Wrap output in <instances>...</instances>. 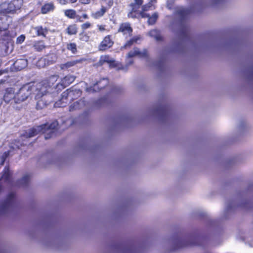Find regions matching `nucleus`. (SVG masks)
Returning <instances> with one entry per match:
<instances>
[{
    "label": "nucleus",
    "mask_w": 253,
    "mask_h": 253,
    "mask_svg": "<svg viewBox=\"0 0 253 253\" xmlns=\"http://www.w3.org/2000/svg\"><path fill=\"white\" fill-rule=\"evenodd\" d=\"M59 79V76L54 75L49 77L48 78L42 80V82L32 85V92L35 95V98L38 100L37 107L42 108L43 105L42 98L52 90V87Z\"/></svg>",
    "instance_id": "nucleus-1"
},
{
    "label": "nucleus",
    "mask_w": 253,
    "mask_h": 253,
    "mask_svg": "<svg viewBox=\"0 0 253 253\" xmlns=\"http://www.w3.org/2000/svg\"><path fill=\"white\" fill-rule=\"evenodd\" d=\"M57 125V122L55 121L50 125L44 124L38 126L30 129L27 136L29 137H33L41 132L45 134V139L50 138L53 135Z\"/></svg>",
    "instance_id": "nucleus-2"
},
{
    "label": "nucleus",
    "mask_w": 253,
    "mask_h": 253,
    "mask_svg": "<svg viewBox=\"0 0 253 253\" xmlns=\"http://www.w3.org/2000/svg\"><path fill=\"white\" fill-rule=\"evenodd\" d=\"M32 85L28 84L23 85L16 91V104H20L30 97L32 92Z\"/></svg>",
    "instance_id": "nucleus-3"
},
{
    "label": "nucleus",
    "mask_w": 253,
    "mask_h": 253,
    "mask_svg": "<svg viewBox=\"0 0 253 253\" xmlns=\"http://www.w3.org/2000/svg\"><path fill=\"white\" fill-rule=\"evenodd\" d=\"M143 3V0H134V2L130 4L131 9L128 13V17L131 18L145 17L148 16L144 12H139V8Z\"/></svg>",
    "instance_id": "nucleus-4"
},
{
    "label": "nucleus",
    "mask_w": 253,
    "mask_h": 253,
    "mask_svg": "<svg viewBox=\"0 0 253 253\" xmlns=\"http://www.w3.org/2000/svg\"><path fill=\"white\" fill-rule=\"evenodd\" d=\"M13 49V43L8 40H0V55L5 56Z\"/></svg>",
    "instance_id": "nucleus-5"
},
{
    "label": "nucleus",
    "mask_w": 253,
    "mask_h": 253,
    "mask_svg": "<svg viewBox=\"0 0 253 253\" xmlns=\"http://www.w3.org/2000/svg\"><path fill=\"white\" fill-rule=\"evenodd\" d=\"M16 91L12 87L5 89L3 96L4 101L6 103L16 104Z\"/></svg>",
    "instance_id": "nucleus-6"
},
{
    "label": "nucleus",
    "mask_w": 253,
    "mask_h": 253,
    "mask_svg": "<svg viewBox=\"0 0 253 253\" xmlns=\"http://www.w3.org/2000/svg\"><path fill=\"white\" fill-rule=\"evenodd\" d=\"M84 60L83 59L68 60L58 64L57 66L60 68L61 71H68L70 68L76 66L78 64L81 63Z\"/></svg>",
    "instance_id": "nucleus-7"
},
{
    "label": "nucleus",
    "mask_w": 253,
    "mask_h": 253,
    "mask_svg": "<svg viewBox=\"0 0 253 253\" xmlns=\"http://www.w3.org/2000/svg\"><path fill=\"white\" fill-rule=\"evenodd\" d=\"M56 59V55L52 54L47 56V61L45 58H41L37 62V66L39 68H43L50 64L55 62Z\"/></svg>",
    "instance_id": "nucleus-8"
},
{
    "label": "nucleus",
    "mask_w": 253,
    "mask_h": 253,
    "mask_svg": "<svg viewBox=\"0 0 253 253\" xmlns=\"http://www.w3.org/2000/svg\"><path fill=\"white\" fill-rule=\"evenodd\" d=\"M74 76L68 75L61 79L60 82L56 85L57 88L61 89L69 85L75 80Z\"/></svg>",
    "instance_id": "nucleus-9"
},
{
    "label": "nucleus",
    "mask_w": 253,
    "mask_h": 253,
    "mask_svg": "<svg viewBox=\"0 0 253 253\" xmlns=\"http://www.w3.org/2000/svg\"><path fill=\"white\" fill-rule=\"evenodd\" d=\"M113 42L109 35L106 36L101 42L99 48L100 50H105L111 47L113 44Z\"/></svg>",
    "instance_id": "nucleus-10"
},
{
    "label": "nucleus",
    "mask_w": 253,
    "mask_h": 253,
    "mask_svg": "<svg viewBox=\"0 0 253 253\" xmlns=\"http://www.w3.org/2000/svg\"><path fill=\"white\" fill-rule=\"evenodd\" d=\"M28 64L27 60L25 59H19L13 64L15 69L20 71L27 67Z\"/></svg>",
    "instance_id": "nucleus-11"
},
{
    "label": "nucleus",
    "mask_w": 253,
    "mask_h": 253,
    "mask_svg": "<svg viewBox=\"0 0 253 253\" xmlns=\"http://www.w3.org/2000/svg\"><path fill=\"white\" fill-rule=\"evenodd\" d=\"M135 56H138L140 57H144L147 56L146 50H144L143 51H140L137 48H134L128 53V56L132 57Z\"/></svg>",
    "instance_id": "nucleus-12"
},
{
    "label": "nucleus",
    "mask_w": 253,
    "mask_h": 253,
    "mask_svg": "<svg viewBox=\"0 0 253 253\" xmlns=\"http://www.w3.org/2000/svg\"><path fill=\"white\" fill-rule=\"evenodd\" d=\"M132 31V28L130 27L129 24H122L119 29V32L123 33L124 35H130Z\"/></svg>",
    "instance_id": "nucleus-13"
},
{
    "label": "nucleus",
    "mask_w": 253,
    "mask_h": 253,
    "mask_svg": "<svg viewBox=\"0 0 253 253\" xmlns=\"http://www.w3.org/2000/svg\"><path fill=\"white\" fill-rule=\"evenodd\" d=\"M85 106L84 101L81 99L78 101L74 102L72 104L69 108L70 111H74L77 109H80Z\"/></svg>",
    "instance_id": "nucleus-14"
},
{
    "label": "nucleus",
    "mask_w": 253,
    "mask_h": 253,
    "mask_svg": "<svg viewBox=\"0 0 253 253\" xmlns=\"http://www.w3.org/2000/svg\"><path fill=\"white\" fill-rule=\"evenodd\" d=\"M107 11V8L104 6H102L100 10L91 13V16L95 19H98L102 17Z\"/></svg>",
    "instance_id": "nucleus-15"
},
{
    "label": "nucleus",
    "mask_w": 253,
    "mask_h": 253,
    "mask_svg": "<svg viewBox=\"0 0 253 253\" xmlns=\"http://www.w3.org/2000/svg\"><path fill=\"white\" fill-rule=\"evenodd\" d=\"M99 62L101 64L104 63H109L111 66H114V60L108 55H104L101 56Z\"/></svg>",
    "instance_id": "nucleus-16"
},
{
    "label": "nucleus",
    "mask_w": 253,
    "mask_h": 253,
    "mask_svg": "<svg viewBox=\"0 0 253 253\" xmlns=\"http://www.w3.org/2000/svg\"><path fill=\"white\" fill-rule=\"evenodd\" d=\"M54 5L52 3L45 4L42 7V12L46 14L54 9Z\"/></svg>",
    "instance_id": "nucleus-17"
},
{
    "label": "nucleus",
    "mask_w": 253,
    "mask_h": 253,
    "mask_svg": "<svg viewBox=\"0 0 253 253\" xmlns=\"http://www.w3.org/2000/svg\"><path fill=\"white\" fill-rule=\"evenodd\" d=\"M34 30L36 32L38 36H45V34L47 32L46 28H43L42 26H38L34 28Z\"/></svg>",
    "instance_id": "nucleus-18"
},
{
    "label": "nucleus",
    "mask_w": 253,
    "mask_h": 253,
    "mask_svg": "<svg viewBox=\"0 0 253 253\" xmlns=\"http://www.w3.org/2000/svg\"><path fill=\"white\" fill-rule=\"evenodd\" d=\"M148 16V17H145V18H148V23L150 25H153L154 24L158 17V15L157 14V13H154V14H153V15L151 16H150L148 14H147Z\"/></svg>",
    "instance_id": "nucleus-19"
},
{
    "label": "nucleus",
    "mask_w": 253,
    "mask_h": 253,
    "mask_svg": "<svg viewBox=\"0 0 253 253\" xmlns=\"http://www.w3.org/2000/svg\"><path fill=\"white\" fill-rule=\"evenodd\" d=\"M67 33L68 34L75 35L77 33V28L75 25L69 26L67 29Z\"/></svg>",
    "instance_id": "nucleus-20"
},
{
    "label": "nucleus",
    "mask_w": 253,
    "mask_h": 253,
    "mask_svg": "<svg viewBox=\"0 0 253 253\" xmlns=\"http://www.w3.org/2000/svg\"><path fill=\"white\" fill-rule=\"evenodd\" d=\"M34 47L37 51H41L44 48L45 45L42 41L36 42L34 44Z\"/></svg>",
    "instance_id": "nucleus-21"
},
{
    "label": "nucleus",
    "mask_w": 253,
    "mask_h": 253,
    "mask_svg": "<svg viewBox=\"0 0 253 253\" xmlns=\"http://www.w3.org/2000/svg\"><path fill=\"white\" fill-rule=\"evenodd\" d=\"M64 14L66 16L70 18H74L75 17L76 12L73 9H68L64 11Z\"/></svg>",
    "instance_id": "nucleus-22"
},
{
    "label": "nucleus",
    "mask_w": 253,
    "mask_h": 253,
    "mask_svg": "<svg viewBox=\"0 0 253 253\" xmlns=\"http://www.w3.org/2000/svg\"><path fill=\"white\" fill-rule=\"evenodd\" d=\"M149 34L150 36L154 37L157 40H160L161 37L159 32L157 30H153L149 32Z\"/></svg>",
    "instance_id": "nucleus-23"
},
{
    "label": "nucleus",
    "mask_w": 253,
    "mask_h": 253,
    "mask_svg": "<svg viewBox=\"0 0 253 253\" xmlns=\"http://www.w3.org/2000/svg\"><path fill=\"white\" fill-rule=\"evenodd\" d=\"M67 48L70 50L73 53L77 52V45L75 43H70L67 44Z\"/></svg>",
    "instance_id": "nucleus-24"
},
{
    "label": "nucleus",
    "mask_w": 253,
    "mask_h": 253,
    "mask_svg": "<svg viewBox=\"0 0 253 253\" xmlns=\"http://www.w3.org/2000/svg\"><path fill=\"white\" fill-rule=\"evenodd\" d=\"M139 39V37H136L132 38L130 40L127 42L123 47L126 48L127 47L131 45L133 43L137 42V40H138Z\"/></svg>",
    "instance_id": "nucleus-25"
},
{
    "label": "nucleus",
    "mask_w": 253,
    "mask_h": 253,
    "mask_svg": "<svg viewBox=\"0 0 253 253\" xmlns=\"http://www.w3.org/2000/svg\"><path fill=\"white\" fill-rule=\"evenodd\" d=\"M108 84V81L107 79H103L102 80L99 81L96 83V85H99L100 88H103L105 86L107 85Z\"/></svg>",
    "instance_id": "nucleus-26"
},
{
    "label": "nucleus",
    "mask_w": 253,
    "mask_h": 253,
    "mask_svg": "<svg viewBox=\"0 0 253 253\" xmlns=\"http://www.w3.org/2000/svg\"><path fill=\"white\" fill-rule=\"evenodd\" d=\"M152 4L150 3L145 4L142 7V10H139V12H144L145 14H147L145 13L146 11L152 9Z\"/></svg>",
    "instance_id": "nucleus-27"
},
{
    "label": "nucleus",
    "mask_w": 253,
    "mask_h": 253,
    "mask_svg": "<svg viewBox=\"0 0 253 253\" xmlns=\"http://www.w3.org/2000/svg\"><path fill=\"white\" fill-rule=\"evenodd\" d=\"M22 0H14L12 4L15 7V9H19L22 5Z\"/></svg>",
    "instance_id": "nucleus-28"
},
{
    "label": "nucleus",
    "mask_w": 253,
    "mask_h": 253,
    "mask_svg": "<svg viewBox=\"0 0 253 253\" xmlns=\"http://www.w3.org/2000/svg\"><path fill=\"white\" fill-rule=\"evenodd\" d=\"M9 176V169L8 168H5L4 173L1 177V179L7 180L8 179Z\"/></svg>",
    "instance_id": "nucleus-29"
},
{
    "label": "nucleus",
    "mask_w": 253,
    "mask_h": 253,
    "mask_svg": "<svg viewBox=\"0 0 253 253\" xmlns=\"http://www.w3.org/2000/svg\"><path fill=\"white\" fill-rule=\"evenodd\" d=\"M25 36L22 35L19 36L16 39V43L21 44L25 40Z\"/></svg>",
    "instance_id": "nucleus-30"
},
{
    "label": "nucleus",
    "mask_w": 253,
    "mask_h": 253,
    "mask_svg": "<svg viewBox=\"0 0 253 253\" xmlns=\"http://www.w3.org/2000/svg\"><path fill=\"white\" fill-rule=\"evenodd\" d=\"M80 40L84 42H87L89 40V37L86 34L80 35Z\"/></svg>",
    "instance_id": "nucleus-31"
},
{
    "label": "nucleus",
    "mask_w": 253,
    "mask_h": 253,
    "mask_svg": "<svg viewBox=\"0 0 253 253\" xmlns=\"http://www.w3.org/2000/svg\"><path fill=\"white\" fill-rule=\"evenodd\" d=\"M91 26V24L88 22H85V23L83 24L81 26L82 28L84 30L88 29V28H90Z\"/></svg>",
    "instance_id": "nucleus-32"
},
{
    "label": "nucleus",
    "mask_w": 253,
    "mask_h": 253,
    "mask_svg": "<svg viewBox=\"0 0 253 253\" xmlns=\"http://www.w3.org/2000/svg\"><path fill=\"white\" fill-rule=\"evenodd\" d=\"M72 92L71 91H68L67 90L66 91H65L62 94V97L63 98L64 97H67L68 96H71L72 95Z\"/></svg>",
    "instance_id": "nucleus-33"
},
{
    "label": "nucleus",
    "mask_w": 253,
    "mask_h": 253,
    "mask_svg": "<svg viewBox=\"0 0 253 253\" xmlns=\"http://www.w3.org/2000/svg\"><path fill=\"white\" fill-rule=\"evenodd\" d=\"M98 30L101 32H103L105 30V26L102 25H97Z\"/></svg>",
    "instance_id": "nucleus-34"
},
{
    "label": "nucleus",
    "mask_w": 253,
    "mask_h": 253,
    "mask_svg": "<svg viewBox=\"0 0 253 253\" xmlns=\"http://www.w3.org/2000/svg\"><path fill=\"white\" fill-rule=\"evenodd\" d=\"M95 85H94V86H93V88H92V87H90L89 88H86V90L88 92H93V91H96V90L94 89V87H95Z\"/></svg>",
    "instance_id": "nucleus-35"
},
{
    "label": "nucleus",
    "mask_w": 253,
    "mask_h": 253,
    "mask_svg": "<svg viewBox=\"0 0 253 253\" xmlns=\"http://www.w3.org/2000/svg\"><path fill=\"white\" fill-rule=\"evenodd\" d=\"M80 2L83 4H89L90 2V0H79Z\"/></svg>",
    "instance_id": "nucleus-36"
},
{
    "label": "nucleus",
    "mask_w": 253,
    "mask_h": 253,
    "mask_svg": "<svg viewBox=\"0 0 253 253\" xmlns=\"http://www.w3.org/2000/svg\"><path fill=\"white\" fill-rule=\"evenodd\" d=\"M7 156V154L5 153L2 156L1 165H2L4 162L5 158Z\"/></svg>",
    "instance_id": "nucleus-37"
},
{
    "label": "nucleus",
    "mask_w": 253,
    "mask_h": 253,
    "mask_svg": "<svg viewBox=\"0 0 253 253\" xmlns=\"http://www.w3.org/2000/svg\"><path fill=\"white\" fill-rule=\"evenodd\" d=\"M29 179V176L28 175H26L22 178V181H23L24 183H26Z\"/></svg>",
    "instance_id": "nucleus-38"
},
{
    "label": "nucleus",
    "mask_w": 253,
    "mask_h": 253,
    "mask_svg": "<svg viewBox=\"0 0 253 253\" xmlns=\"http://www.w3.org/2000/svg\"><path fill=\"white\" fill-rule=\"evenodd\" d=\"M14 194L13 193H10L8 196L7 201H10L14 197Z\"/></svg>",
    "instance_id": "nucleus-39"
},
{
    "label": "nucleus",
    "mask_w": 253,
    "mask_h": 253,
    "mask_svg": "<svg viewBox=\"0 0 253 253\" xmlns=\"http://www.w3.org/2000/svg\"><path fill=\"white\" fill-rule=\"evenodd\" d=\"M58 1L62 4H65L67 3V0H58Z\"/></svg>",
    "instance_id": "nucleus-40"
},
{
    "label": "nucleus",
    "mask_w": 253,
    "mask_h": 253,
    "mask_svg": "<svg viewBox=\"0 0 253 253\" xmlns=\"http://www.w3.org/2000/svg\"><path fill=\"white\" fill-rule=\"evenodd\" d=\"M83 17L84 18V19H87L88 18V16L86 14H84L83 15Z\"/></svg>",
    "instance_id": "nucleus-41"
},
{
    "label": "nucleus",
    "mask_w": 253,
    "mask_h": 253,
    "mask_svg": "<svg viewBox=\"0 0 253 253\" xmlns=\"http://www.w3.org/2000/svg\"><path fill=\"white\" fill-rule=\"evenodd\" d=\"M113 1H112V0H110V1H109V2H108V4H109V5H110V6H112V4H113Z\"/></svg>",
    "instance_id": "nucleus-42"
},
{
    "label": "nucleus",
    "mask_w": 253,
    "mask_h": 253,
    "mask_svg": "<svg viewBox=\"0 0 253 253\" xmlns=\"http://www.w3.org/2000/svg\"><path fill=\"white\" fill-rule=\"evenodd\" d=\"M71 2L74 3L77 1V0H70Z\"/></svg>",
    "instance_id": "nucleus-43"
},
{
    "label": "nucleus",
    "mask_w": 253,
    "mask_h": 253,
    "mask_svg": "<svg viewBox=\"0 0 253 253\" xmlns=\"http://www.w3.org/2000/svg\"><path fill=\"white\" fill-rule=\"evenodd\" d=\"M1 74V72L0 71V75Z\"/></svg>",
    "instance_id": "nucleus-44"
}]
</instances>
